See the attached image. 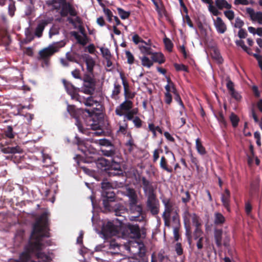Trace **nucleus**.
<instances>
[{"mask_svg":"<svg viewBox=\"0 0 262 262\" xmlns=\"http://www.w3.org/2000/svg\"><path fill=\"white\" fill-rule=\"evenodd\" d=\"M103 205L106 211L113 212L116 216L124 217V214L128 211V209L123 204L116 203L115 200L112 201L103 200Z\"/></svg>","mask_w":262,"mask_h":262,"instance_id":"obj_4","label":"nucleus"},{"mask_svg":"<svg viewBox=\"0 0 262 262\" xmlns=\"http://www.w3.org/2000/svg\"><path fill=\"white\" fill-rule=\"evenodd\" d=\"M195 147L198 152L201 155H204L206 153L205 147L202 145L200 139L198 138L195 140Z\"/></svg>","mask_w":262,"mask_h":262,"instance_id":"obj_35","label":"nucleus"},{"mask_svg":"<svg viewBox=\"0 0 262 262\" xmlns=\"http://www.w3.org/2000/svg\"><path fill=\"white\" fill-rule=\"evenodd\" d=\"M121 162V156H120V159H111V163L109 164L107 170H122L120 165Z\"/></svg>","mask_w":262,"mask_h":262,"instance_id":"obj_28","label":"nucleus"},{"mask_svg":"<svg viewBox=\"0 0 262 262\" xmlns=\"http://www.w3.org/2000/svg\"><path fill=\"white\" fill-rule=\"evenodd\" d=\"M49 230L47 214L43 213L34 224L31 239L25 246V251L20 255L19 260L15 262H29L33 255H35L39 262H49L50 256L42 252L46 246L51 245V241L46 239L50 236Z\"/></svg>","mask_w":262,"mask_h":262,"instance_id":"obj_1","label":"nucleus"},{"mask_svg":"<svg viewBox=\"0 0 262 262\" xmlns=\"http://www.w3.org/2000/svg\"><path fill=\"white\" fill-rule=\"evenodd\" d=\"M62 82L67 93L71 96L72 99L77 98L76 88L70 82L67 81L65 79L62 80Z\"/></svg>","mask_w":262,"mask_h":262,"instance_id":"obj_21","label":"nucleus"},{"mask_svg":"<svg viewBox=\"0 0 262 262\" xmlns=\"http://www.w3.org/2000/svg\"><path fill=\"white\" fill-rule=\"evenodd\" d=\"M76 100L79 101L80 103H83L87 106H92L95 103H96V101L94 100L92 96H89L86 98H85L84 97H81L79 95H78Z\"/></svg>","mask_w":262,"mask_h":262,"instance_id":"obj_26","label":"nucleus"},{"mask_svg":"<svg viewBox=\"0 0 262 262\" xmlns=\"http://www.w3.org/2000/svg\"><path fill=\"white\" fill-rule=\"evenodd\" d=\"M41 156L42 158V162L46 164L47 166L51 163V157L47 154H45L43 151L41 152Z\"/></svg>","mask_w":262,"mask_h":262,"instance_id":"obj_51","label":"nucleus"},{"mask_svg":"<svg viewBox=\"0 0 262 262\" xmlns=\"http://www.w3.org/2000/svg\"><path fill=\"white\" fill-rule=\"evenodd\" d=\"M65 44L66 43L63 41L56 42L54 43L52 46H50L47 48H43V49H57L58 48L63 47Z\"/></svg>","mask_w":262,"mask_h":262,"instance_id":"obj_41","label":"nucleus"},{"mask_svg":"<svg viewBox=\"0 0 262 262\" xmlns=\"http://www.w3.org/2000/svg\"><path fill=\"white\" fill-rule=\"evenodd\" d=\"M68 14H69L71 16L74 17V18L70 17L68 18V20L70 23L75 26L78 24L79 25H80V19L79 17L76 16V11L72 6H71L70 9L69 10Z\"/></svg>","mask_w":262,"mask_h":262,"instance_id":"obj_22","label":"nucleus"},{"mask_svg":"<svg viewBox=\"0 0 262 262\" xmlns=\"http://www.w3.org/2000/svg\"><path fill=\"white\" fill-rule=\"evenodd\" d=\"M83 93L86 94H93L95 89V83L93 79L90 78L88 80H84L82 88Z\"/></svg>","mask_w":262,"mask_h":262,"instance_id":"obj_15","label":"nucleus"},{"mask_svg":"<svg viewBox=\"0 0 262 262\" xmlns=\"http://www.w3.org/2000/svg\"><path fill=\"white\" fill-rule=\"evenodd\" d=\"M132 121L135 127L137 128H140L141 127L142 121L139 117H135Z\"/></svg>","mask_w":262,"mask_h":262,"instance_id":"obj_55","label":"nucleus"},{"mask_svg":"<svg viewBox=\"0 0 262 262\" xmlns=\"http://www.w3.org/2000/svg\"><path fill=\"white\" fill-rule=\"evenodd\" d=\"M147 56L149 55L144 54V55L142 57H140V59L141 61L142 65L143 67L150 68L153 65V62L151 59H150L149 58L147 57Z\"/></svg>","mask_w":262,"mask_h":262,"instance_id":"obj_30","label":"nucleus"},{"mask_svg":"<svg viewBox=\"0 0 262 262\" xmlns=\"http://www.w3.org/2000/svg\"><path fill=\"white\" fill-rule=\"evenodd\" d=\"M185 219L184 218V222H185V228L186 230L185 234L187 238V241L189 245L191 243V232L190 230V228L189 226L186 225Z\"/></svg>","mask_w":262,"mask_h":262,"instance_id":"obj_48","label":"nucleus"},{"mask_svg":"<svg viewBox=\"0 0 262 262\" xmlns=\"http://www.w3.org/2000/svg\"><path fill=\"white\" fill-rule=\"evenodd\" d=\"M59 27L57 25H53L49 31V36L51 37L52 35H57L59 33Z\"/></svg>","mask_w":262,"mask_h":262,"instance_id":"obj_52","label":"nucleus"},{"mask_svg":"<svg viewBox=\"0 0 262 262\" xmlns=\"http://www.w3.org/2000/svg\"><path fill=\"white\" fill-rule=\"evenodd\" d=\"M66 58L69 61L75 62L79 64L82 60L84 61L89 73H92L95 65L94 59L89 55L83 53L82 50H71L66 53Z\"/></svg>","mask_w":262,"mask_h":262,"instance_id":"obj_2","label":"nucleus"},{"mask_svg":"<svg viewBox=\"0 0 262 262\" xmlns=\"http://www.w3.org/2000/svg\"><path fill=\"white\" fill-rule=\"evenodd\" d=\"M101 151L103 156L110 157L111 159H120V154L113 145L101 148Z\"/></svg>","mask_w":262,"mask_h":262,"instance_id":"obj_13","label":"nucleus"},{"mask_svg":"<svg viewBox=\"0 0 262 262\" xmlns=\"http://www.w3.org/2000/svg\"><path fill=\"white\" fill-rule=\"evenodd\" d=\"M214 25L217 32L221 34L224 33L227 30V26L222 18L220 17L213 19Z\"/></svg>","mask_w":262,"mask_h":262,"instance_id":"obj_20","label":"nucleus"},{"mask_svg":"<svg viewBox=\"0 0 262 262\" xmlns=\"http://www.w3.org/2000/svg\"><path fill=\"white\" fill-rule=\"evenodd\" d=\"M224 14L230 20H232L234 17V12L232 10L225 11Z\"/></svg>","mask_w":262,"mask_h":262,"instance_id":"obj_64","label":"nucleus"},{"mask_svg":"<svg viewBox=\"0 0 262 262\" xmlns=\"http://www.w3.org/2000/svg\"><path fill=\"white\" fill-rule=\"evenodd\" d=\"M143 53L150 56L152 62H156L160 64L165 61V58L163 53L160 52H151L150 50H142Z\"/></svg>","mask_w":262,"mask_h":262,"instance_id":"obj_14","label":"nucleus"},{"mask_svg":"<svg viewBox=\"0 0 262 262\" xmlns=\"http://www.w3.org/2000/svg\"><path fill=\"white\" fill-rule=\"evenodd\" d=\"M101 188L103 201L106 200L107 201H112L114 200L115 194L113 190V187L111 183L106 181H103L101 182Z\"/></svg>","mask_w":262,"mask_h":262,"instance_id":"obj_8","label":"nucleus"},{"mask_svg":"<svg viewBox=\"0 0 262 262\" xmlns=\"http://www.w3.org/2000/svg\"><path fill=\"white\" fill-rule=\"evenodd\" d=\"M101 52V54L103 57L105 59V60H108L109 59H111V54L110 50H100Z\"/></svg>","mask_w":262,"mask_h":262,"instance_id":"obj_60","label":"nucleus"},{"mask_svg":"<svg viewBox=\"0 0 262 262\" xmlns=\"http://www.w3.org/2000/svg\"><path fill=\"white\" fill-rule=\"evenodd\" d=\"M229 93L230 95L232 96V97L237 101L240 100L242 98L241 95L235 90H234L233 91H232Z\"/></svg>","mask_w":262,"mask_h":262,"instance_id":"obj_62","label":"nucleus"},{"mask_svg":"<svg viewBox=\"0 0 262 262\" xmlns=\"http://www.w3.org/2000/svg\"><path fill=\"white\" fill-rule=\"evenodd\" d=\"M160 166L162 169L166 170L168 172L171 173L172 171V169L167 166L166 160L163 156L161 158Z\"/></svg>","mask_w":262,"mask_h":262,"instance_id":"obj_38","label":"nucleus"},{"mask_svg":"<svg viewBox=\"0 0 262 262\" xmlns=\"http://www.w3.org/2000/svg\"><path fill=\"white\" fill-rule=\"evenodd\" d=\"M230 120L232 123V125L234 127L238 125L239 122V118L236 115L232 113L230 116Z\"/></svg>","mask_w":262,"mask_h":262,"instance_id":"obj_45","label":"nucleus"},{"mask_svg":"<svg viewBox=\"0 0 262 262\" xmlns=\"http://www.w3.org/2000/svg\"><path fill=\"white\" fill-rule=\"evenodd\" d=\"M174 67L175 69H176V70L178 71H185V72L188 71L187 67L183 64L175 63L174 64Z\"/></svg>","mask_w":262,"mask_h":262,"instance_id":"obj_56","label":"nucleus"},{"mask_svg":"<svg viewBox=\"0 0 262 262\" xmlns=\"http://www.w3.org/2000/svg\"><path fill=\"white\" fill-rule=\"evenodd\" d=\"M58 50H39L38 59L46 60Z\"/></svg>","mask_w":262,"mask_h":262,"instance_id":"obj_32","label":"nucleus"},{"mask_svg":"<svg viewBox=\"0 0 262 262\" xmlns=\"http://www.w3.org/2000/svg\"><path fill=\"white\" fill-rule=\"evenodd\" d=\"M53 20L52 17L46 16L43 19H40L35 30V35L38 37H40L42 35V32L45 27L51 23Z\"/></svg>","mask_w":262,"mask_h":262,"instance_id":"obj_12","label":"nucleus"},{"mask_svg":"<svg viewBox=\"0 0 262 262\" xmlns=\"http://www.w3.org/2000/svg\"><path fill=\"white\" fill-rule=\"evenodd\" d=\"M84 142L83 141L77 140L78 149L80 150L83 154H86L87 148L85 146H83Z\"/></svg>","mask_w":262,"mask_h":262,"instance_id":"obj_53","label":"nucleus"},{"mask_svg":"<svg viewBox=\"0 0 262 262\" xmlns=\"http://www.w3.org/2000/svg\"><path fill=\"white\" fill-rule=\"evenodd\" d=\"M223 230L222 229H215L214 232L215 242L216 246L220 247L222 245Z\"/></svg>","mask_w":262,"mask_h":262,"instance_id":"obj_29","label":"nucleus"},{"mask_svg":"<svg viewBox=\"0 0 262 262\" xmlns=\"http://www.w3.org/2000/svg\"><path fill=\"white\" fill-rule=\"evenodd\" d=\"M71 35L74 37L76 41L82 46L86 45L88 43V38L81 30H80V32L73 31L71 32Z\"/></svg>","mask_w":262,"mask_h":262,"instance_id":"obj_17","label":"nucleus"},{"mask_svg":"<svg viewBox=\"0 0 262 262\" xmlns=\"http://www.w3.org/2000/svg\"><path fill=\"white\" fill-rule=\"evenodd\" d=\"M246 12L252 21H256L259 25H262V12H255L252 8H247Z\"/></svg>","mask_w":262,"mask_h":262,"instance_id":"obj_18","label":"nucleus"},{"mask_svg":"<svg viewBox=\"0 0 262 262\" xmlns=\"http://www.w3.org/2000/svg\"><path fill=\"white\" fill-rule=\"evenodd\" d=\"M67 111L70 116L75 119V125L79 131L82 132V126L77 117V111L73 105L67 104Z\"/></svg>","mask_w":262,"mask_h":262,"instance_id":"obj_16","label":"nucleus"},{"mask_svg":"<svg viewBox=\"0 0 262 262\" xmlns=\"http://www.w3.org/2000/svg\"><path fill=\"white\" fill-rule=\"evenodd\" d=\"M146 208L151 214L155 215L159 212V202L154 193L147 194Z\"/></svg>","mask_w":262,"mask_h":262,"instance_id":"obj_7","label":"nucleus"},{"mask_svg":"<svg viewBox=\"0 0 262 262\" xmlns=\"http://www.w3.org/2000/svg\"><path fill=\"white\" fill-rule=\"evenodd\" d=\"M172 219V222L173 224H174L173 227H179L180 226V217L178 214V212H176L175 211V213L172 214V215L171 216Z\"/></svg>","mask_w":262,"mask_h":262,"instance_id":"obj_42","label":"nucleus"},{"mask_svg":"<svg viewBox=\"0 0 262 262\" xmlns=\"http://www.w3.org/2000/svg\"><path fill=\"white\" fill-rule=\"evenodd\" d=\"M162 202L164 206V211L165 216H171L173 213L179 212V210L178 207L174 206V203L172 202L169 199H164Z\"/></svg>","mask_w":262,"mask_h":262,"instance_id":"obj_11","label":"nucleus"},{"mask_svg":"<svg viewBox=\"0 0 262 262\" xmlns=\"http://www.w3.org/2000/svg\"><path fill=\"white\" fill-rule=\"evenodd\" d=\"M194 240L204 237L203 231L199 228L196 227L192 234Z\"/></svg>","mask_w":262,"mask_h":262,"instance_id":"obj_40","label":"nucleus"},{"mask_svg":"<svg viewBox=\"0 0 262 262\" xmlns=\"http://www.w3.org/2000/svg\"><path fill=\"white\" fill-rule=\"evenodd\" d=\"M98 143L99 145L103 146V147H107L113 145L110 140L105 138L99 139Z\"/></svg>","mask_w":262,"mask_h":262,"instance_id":"obj_49","label":"nucleus"},{"mask_svg":"<svg viewBox=\"0 0 262 262\" xmlns=\"http://www.w3.org/2000/svg\"><path fill=\"white\" fill-rule=\"evenodd\" d=\"M141 180L143 184V189L144 192L145 194L154 193L151 182L147 180L144 177H143Z\"/></svg>","mask_w":262,"mask_h":262,"instance_id":"obj_25","label":"nucleus"},{"mask_svg":"<svg viewBox=\"0 0 262 262\" xmlns=\"http://www.w3.org/2000/svg\"><path fill=\"white\" fill-rule=\"evenodd\" d=\"M121 85L118 84L117 82H115L114 84V89L111 96L112 99L115 100H117L118 99V95L121 92Z\"/></svg>","mask_w":262,"mask_h":262,"instance_id":"obj_31","label":"nucleus"},{"mask_svg":"<svg viewBox=\"0 0 262 262\" xmlns=\"http://www.w3.org/2000/svg\"><path fill=\"white\" fill-rule=\"evenodd\" d=\"M117 10H118V13L119 16L122 19H125L127 18L130 15L129 12L125 11L122 8H118Z\"/></svg>","mask_w":262,"mask_h":262,"instance_id":"obj_44","label":"nucleus"},{"mask_svg":"<svg viewBox=\"0 0 262 262\" xmlns=\"http://www.w3.org/2000/svg\"><path fill=\"white\" fill-rule=\"evenodd\" d=\"M110 164V161L108 160H107L105 159L104 158H100L99 159L97 164L98 165H100L102 167H104V169H107V167H108Z\"/></svg>","mask_w":262,"mask_h":262,"instance_id":"obj_47","label":"nucleus"},{"mask_svg":"<svg viewBox=\"0 0 262 262\" xmlns=\"http://www.w3.org/2000/svg\"><path fill=\"white\" fill-rule=\"evenodd\" d=\"M121 78L122 79V83L124 86V95L125 99L119 106H117L115 109L116 114L119 116H122L123 115L122 111H124L128 112L130 111L133 107L132 101L127 99V90L124 78L122 76H121Z\"/></svg>","mask_w":262,"mask_h":262,"instance_id":"obj_6","label":"nucleus"},{"mask_svg":"<svg viewBox=\"0 0 262 262\" xmlns=\"http://www.w3.org/2000/svg\"><path fill=\"white\" fill-rule=\"evenodd\" d=\"M3 152L5 154L21 153L22 149L18 146L15 147H8L3 149Z\"/></svg>","mask_w":262,"mask_h":262,"instance_id":"obj_34","label":"nucleus"},{"mask_svg":"<svg viewBox=\"0 0 262 262\" xmlns=\"http://www.w3.org/2000/svg\"><path fill=\"white\" fill-rule=\"evenodd\" d=\"M126 55L127 58V62L129 64H133L134 61V57L129 50H126Z\"/></svg>","mask_w":262,"mask_h":262,"instance_id":"obj_59","label":"nucleus"},{"mask_svg":"<svg viewBox=\"0 0 262 262\" xmlns=\"http://www.w3.org/2000/svg\"><path fill=\"white\" fill-rule=\"evenodd\" d=\"M162 217L164 220V225L168 228L170 226V218L171 216H165V213H163Z\"/></svg>","mask_w":262,"mask_h":262,"instance_id":"obj_58","label":"nucleus"},{"mask_svg":"<svg viewBox=\"0 0 262 262\" xmlns=\"http://www.w3.org/2000/svg\"><path fill=\"white\" fill-rule=\"evenodd\" d=\"M125 195L129 199L128 204L137 202V195L135 190L134 189L130 188H127Z\"/></svg>","mask_w":262,"mask_h":262,"instance_id":"obj_27","label":"nucleus"},{"mask_svg":"<svg viewBox=\"0 0 262 262\" xmlns=\"http://www.w3.org/2000/svg\"><path fill=\"white\" fill-rule=\"evenodd\" d=\"M101 232L103 237L106 239L108 236L116 235L118 233V228L113 222L109 221L103 223Z\"/></svg>","mask_w":262,"mask_h":262,"instance_id":"obj_9","label":"nucleus"},{"mask_svg":"<svg viewBox=\"0 0 262 262\" xmlns=\"http://www.w3.org/2000/svg\"><path fill=\"white\" fill-rule=\"evenodd\" d=\"M187 214L191 218L192 223L195 228L199 227L200 223L199 216L194 213L191 214L187 212Z\"/></svg>","mask_w":262,"mask_h":262,"instance_id":"obj_39","label":"nucleus"},{"mask_svg":"<svg viewBox=\"0 0 262 262\" xmlns=\"http://www.w3.org/2000/svg\"><path fill=\"white\" fill-rule=\"evenodd\" d=\"M129 211L134 215H128V219L131 221H138L144 223L145 216L143 214L142 206L137 204V202L129 203ZM144 225V223H143Z\"/></svg>","mask_w":262,"mask_h":262,"instance_id":"obj_5","label":"nucleus"},{"mask_svg":"<svg viewBox=\"0 0 262 262\" xmlns=\"http://www.w3.org/2000/svg\"><path fill=\"white\" fill-rule=\"evenodd\" d=\"M6 136L10 139L13 138L14 134L13 132V128L11 126H8L5 132Z\"/></svg>","mask_w":262,"mask_h":262,"instance_id":"obj_54","label":"nucleus"},{"mask_svg":"<svg viewBox=\"0 0 262 262\" xmlns=\"http://www.w3.org/2000/svg\"><path fill=\"white\" fill-rule=\"evenodd\" d=\"M127 228L134 238H140L141 236V230L139 226L136 224H128Z\"/></svg>","mask_w":262,"mask_h":262,"instance_id":"obj_24","label":"nucleus"},{"mask_svg":"<svg viewBox=\"0 0 262 262\" xmlns=\"http://www.w3.org/2000/svg\"><path fill=\"white\" fill-rule=\"evenodd\" d=\"M108 174L110 177H123V170H108Z\"/></svg>","mask_w":262,"mask_h":262,"instance_id":"obj_43","label":"nucleus"},{"mask_svg":"<svg viewBox=\"0 0 262 262\" xmlns=\"http://www.w3.org/2000/svg\"><path fill=\"white\" fill-rule=\"evenodd\" d=\"M124 121H125V119L129 121L133 120L134 118L133 111H130V110L128 111L127 113L124 115Z\"/></svg>","mask_w":262,"mask_h":262,"instance_id":"obj_61","label":"nucleus"},{"mask_svg":"<svg viewBox=\"0 0 262 262\" xmlns=\"http://www.w3.org/2000/svg\"><path fill=\"white\" fill-rule=\"evenodd\" d=\"M244 23L242 20H241L239 18H236L235 19V21L234 24V27L235 28H239V29H242V27L243 26Z\"/></svg>","mask_w":262,"mask_h":262,"instance_id":"obj_63","label":"nucleus"},{"mask_svg":"<svg viewBox=\"0 0 262 262\" xmlns=\"http://www.w3.org/2000/svg\"><path fill=\"white\" fill-rule=\"evenodd\" d=\"M206 53L210 54L211 58L217 63L221 64L223 62V58L221 55L220 50H205Z\"/></svg>","mask_w":262,"mask_h":262,"instance_id":"obj_23","label":"nucleus"},{"mask_svg":"<svg viewBox=\"0 0 262 262\" xmlns=\"http://www.w3.org/2000/svg\"><path fill=\"white\" fill-rule=\"evenodd\" d=\"M47 4L49 5H52L54 8L57 9L61 7L60 13L61 16H66L68 14L69 10L71 6L69 4L63 2L61 0L48 1Z\"/></svg>","mask_w":262,"mask_h":262,"instance_id":"obj_10","label":"nucleus"},{"mask_svg":"<svg viewBox=\"0 0 262 262\" xmlns=\"http://www.w3.org/2000/svg\"><path fill=\"white\" fill-rule=\"evenodd\" d=\"M92 128L94 131L91 133V134L93 135V136H100L101 135L103 131L100 128L99 125H92Z\"/></svg>","mask_w":262,"mask_h":262,"instance_id":"obj_46","label":"nucleus"},{"mask_svg":"<svg viewBox=\"0 0 262 262\" xmlns=\"http://www.w3.org/2000/svg\"><path fill=\"white\" fill-rule=\"evenodd\" d=\"M133 40L136 44L141 43V46L143 47L142 49H150L151 47H148L146 42L142 40L140 37L137 34H135L133 36ZM140 49H142L140 48Z\"/></svg>","mask_w":262,"mask_h":262,"instance_id":"obj_36","label":"nucleus"},{"mask_svg":"<svg viewBox=\"0 0 262 262\" xmlns=\"http://www.w3.org/2000/svg\"><path fill=\"white\" fill-rule=\"evenodd\" d=\"M215 3L219 9L223 8L230 9L231 7V5L228 4L226 0H216Z\"/></svg>","mask_w":262,"mask_h":262,"instance_id":"obj_37","label":"nucleus"},{"mask_svg":"<svg viewBox=\"0 0 262 262\" xmlns=\"http://www.w3.org/2000/svg\"><path fill=\"white\" fill-rule=\"evenodd\" d=\"M226 80L227 81L226 86H227L228 90L229 91V92L230 93V92L235 90V89L234 88V83L231 80L230 78L229 77H227L226 79Z\"/></svg>","mask_w":262,"mask_h":262,"instance_id":"obj_50","label":"nucleus"},{"mask_svg":"<svg viewBox=\"0 0 262 262\" xmlns=\"http://www.w3.org/2000/svg\"><path fill=\"white\" fill-rule=\"evenodd\" d=\"M225 218L223 215L220 212H215L214 214V224L215 225H221L224 223Z\"/></svg>","mask_w":262,"mask_h":262,"instance_id":"obj_33","label":"nucleus"},{"mask_svg":"<svg viewBox=\"0 0 262 262\" xmlns=\"http://www.w3.org/2000/svg\"><path fill=\"white\" fill-rule=\"evenodd\" d=\"M221 201L224 207L228 212L230 211V192L228 189L225 190L224 193L221 195Z\"/></svg>","mask_w":262,"mask_h":262,"instance_id":"obj_19","label":"nucleus"},{"mask_svg":"<svg viewBox=\"0 0 262 262\" xmlns=\"http://www.w3.org/2000/svg\"><path fill=\"white\" fill-rule=\"evenodd\" d=\"M121 245L115 240H106L102 244L97 245L95 248L96 252H100L107 255H119L120 254Z\"/></svg>","mask_w":262,"mask_h":262,"instance_id":"obj_3","label":"nucleus"},{"mask_svg":"<svg viewBox=\"0 0 262 262\" xmlns=\"http://www.w3.org/2000/svg\"><path fill=\"white\" fill-rule=\"evenodd\" d=\"M208 9L209 11L214 16H217L220 14V12L214 6L212 5V4L209 5Z\"/></svg>","mask_w":262,"mask_h":262,"instance_id":"obj_57","label":"nucleus"}]
</instances>
